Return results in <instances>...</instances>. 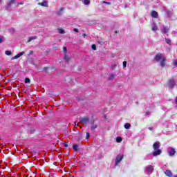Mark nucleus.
I'll list each match as a JSON object with an SVG mask.
<instances>
[{
  "instance_id": "nucleus-1",
  "label": "nucleus",
  "mask_w": 177,
  "mask_h": 177,
  "mask_svg": "<svg viewBox=\"0 0 177 177\" xmlns=\"http://www.w3.org/2000/svg\"><path fill=\"white\" fill-rule=\"evenodd\" d=\"M153 149L154 150L152 153V156L153 157H157V156H160L161 154V153H162V151H161V149H160V142H156L153 145Z\"/></svg>"
},
{
  "instance_id": "nucleus-2",
  "label": "nucleus",
  "mask_w": 177,
  "mask_h": 177,
  "mask_svg": "<svg viewBox=\"0 0 177 177\" xmlns=\"http://www.w3.org/2000/svg\"><path fill=\"white\" fill-rule=\"evenodd\" d=\"M154 59L156 62H160L161 67H165V57L162 54H156Z\"/></svg>"
},
{
  "instance_id": "nucleus-3",
  "label": "nucleus",
  "mask_w": 177,
  "mask_h": 177,
  "mask_svg": "<svg viewBox=\"0 0 177 177\" xmlns=\"http://www.w3.org/2000/svg\"><path fill=\"white\" fill-rule=\"evenodd\" d=\"M123 159H124V154H121V153L118 154L115 160L114 168H116V167H118L120 164H121V161H122Z\"/></svg>"
},
{
  "instance_id": "nucleus-4",
  "label": "nucleus",
  "mask_w": 177,
  "mask_h": 177,
  "mask_svg": "<svg viewBox=\"0 0 177 177\" xmlns=\"http://www.w3.org/2000/svg\"><path fill=\"white\" fill-rule=\"evenodd\" d=\"M145 172H147V175H151L154 171V166L153 165H147L144 168Z\"/></svg>"
},
{
  "instance_id": "nucleus-5",
  "label": "nucleus",
  "mask_w": 177,
  "mask_h": 177,
  "mask_svg": "<svg viewBox=\"0 0 177 177\" xmlns=\"http://www.w3.org/2000/svg\"><path fill=\"white\" fill-rule=\"evenodd\" d=\"M13 3H15L17 6H18V5H23V3L16 2V0H8L7 7L10 8Z\"/></svg>"
},
{
  "instance_id": "nucleus-6",
  "label": "nucleus",
  "mask_w": 177,
  "mask_h": 177,
  "mask_svg": "<svg viewBox=\"0 0 177 177\" xmlns=\"http://www.w3.org/2000/svg\"><path fill=\"white\" fill-rule=\"evenodd\" d=\"M167 153L169 157H174V155L176 154V151L175 150V148L170 147L167 149Z\"/></svg>"
},
{
  "instance_id": "nucleus-7",
  "label": "nucleus",
  "mask_w": 177,
  "mask_h": 177,
  "mask_svg": "<svg viewBox=\"0 0 177 177\" xmlns=\"http://www.w3.org/2000/svg\"><path fill=\"white\" fill-rule=\"evenodd\" d=\"M80 122L82 124H88V122H89V118H88V117L81 118H80Z\"/></svg>"
},
{
  "instance_id": "nucleus-8",
  "label": "nucleus",
  "mask_w": 177,
  "mask_h": 177,
  "mask_svg": "<svg viewBox=\"0 0 177 177\" xmlns=\"http://www.w3.org/2000/svg\"><path fill=\"white\" fill-rule=\"evenodd\" d=\"M161 32H162V34H168V32H169V26H163Z\"/></svg>"
},
{
  "instance_id": "nucleus-9",
  "label": "nucleus",
  "mask_w": 177,
  "mask_h": 177,
  "mask_svg": "<svg viewBox=\"0 0 177 177\" xmlns=\"http://www.w3.org/2000/svg\"><path fill=\"white\" fill-rule=\"evenodd\" d=\"M24 53H25L24 51H22V52L18 53L17 55L12 57L11 58V60H16V59H19V57H20L21 56H23V55H24Z\"/></svg>"
},
{
  "instance_id": "nucleus-10",
  "label": "nucleus",
  "mask_w": 177,
  "mask_h": 177,
  "mask_svg": "<svg viewBox=\"0 0 177 177\" xmlns=\"http://www.w3.org/2000/svg\"><path fill=\"white\" fill-rule=\"evenodd\" d=\"M169 86L170 88H174V86H175V81H174V80H170L169 81Z\"/></svg>"
},
{
  "instance_id": "nucleus-11",
  "label": "nucleus",
  "mask_w": 177,
  "mask_h": 177,
  "mask_svg": "<svg viewBox=\"0 0 177 177\" xmlns=\"http://www.w3.org/2000/svg\"><path fill=\"white\" fill-rule=\"evenodd\" d=\"M165 174L166 176H168V177H172L173 176L172 171H171V170H166L165 171Z\"/></svg>"
},
{
  "instance_id": "nucleus-12",
  "label": "nucleus",
  "mask_w": 177,
  "mask_h": 177,
  "mask_svg": "<svg viewBox=\"0 0 177 177\" xmlns=\"http://www.w3.org/2000/svg\"><path fill=\"white\" fill-rule=\"evenodd\" d=\"M152 31H157L158 30V28L157 27V25L155 22H153L152 24Z\"/></svg>"
},
{
  "instance_id": "nucleus-13",
  "label": "nucleus",
  "mask_w": 177,
  "mask_h": 177,
  "mask_svg": "<svg viewBox=\"0 0 177 177\" xmlns=\"http://www.w3.org/2000/svg\"><path fill=\"white\" fill-rule=\"evenodd\" d=\"M151 17L154 19H157V17H158V12H157L156 11H152Z\"/></svg>"
},
{
  "instance_id": "nucleus-14",
  "label": "nucleus",
  "mask_w": 177,
  "mask_h": 177,
  "mask_svg": "<svg viewBox=\"0 0 177 177\" xmlns=\"http://www.w3.org/2000/svg\"><path fill=\"white\" fill-rule=\"evenodd\" d=\"M38 5H40V6H48V1H44L42 3H39Z\"/></svg>"
},
{
  "instance_id": "nucleus-15",
  "label": "nucleus",
  "mask_w": 177,
  "mask_h": 177,
  "mask_svg": "<svg viewBox=\"0 0 177 177\" xmlns=\"http://www.w3.org/2000/svg\"><path fill=\"white\" fill-rule=\"evenodd\" d=\"M33 39H37V37L36 36H31L28 38V42H31V41H33Z\"/></svg>"
},
{
  "instance_id": "nucleus-16",
  "label": "nucleus",
  "mask_w": 177,
  "mask_h": 177,
  "mask_svg": "<svg viewBox=\"0 0 177 177\" xmlns=\"http://www.w3.org/2000/svg\"><path fill=\"white\" fill-rule=\"evenodd\" d=\"M96 128H97V124L91 125V131H93V132H95V131L96 130Z\"/></svg>"
},
{
  "instance_id": "nucleus-17",
  "label": "nucleus",
  "mask_w": 177,
  "mask_h": 177,
  "mask_svg": "<svg viewBox=\"0 0 177 177\" xmlns=\"http://www.w3.org/2000/svg\"><path fill=\"white\" fill-rule=\"evenodd\" d=\"M114 77H115V75H114V74H111V75H109L108 80H109V81H111V80H114Z\"/></svg>"
},
{
  "instance_id": "nucleus-18",
  "label": "nucleus",
  "mask_w": 177,
  "mask_h": 177,
  "mask_svg": "<svg viewBox=\"0 0 177 177\" xmlns=\"http://www.w3.org/2000/svg\"><path fill=\"white\" fill-rule=\"evenodd\" d=\"M124 128H125V129H129L131 128V124H129V123H126V124H124Z\"/></svg>"
},
{
  "instance_id": "nucleus-19",
  "label": "nucleus",
  "mask_w": 177,
  "mask_h": 177,
  "mask_svg": "<svg viewBox=\"0 0 177 177\" xmlns=\"http://www.w3.org/2000/svg\"><path fill=\"white\" fill-rule=\"evenodd\" d=\"M73 149L75 151H78V145H73Z\"/></svg>"
},
{
  "instance_id": "nucleus-20",
  "label": "nucleus",
  "mask_w": 177,
  "mask_h": 177,
  "mask_svg": "<svg viewBox=\"0 0 177 177\" xmlns=\"http://www.w3.org/2000/svg\"><path fill=\"white\" fill-rule=\"evenodd\" d=\"M117 143H120V142H122V138L121 137H118L116 138Z\"/></svg>"
},
{
  "instance_id": "nucleus-21",
  "label": "nucleus",
  "mask_w": 177,
  "mask_h": 177,
  "mask_svg": "<svg viewBox=\"0 0 177 177\" xmlns=\"http://www.w3.org/2000/svg\"><path fill=\"white\" fill-rule=\"evenodd\" d=\"M58 32H59V34H64V30H63L62 28H59L58 29Z\"/></svg>"
},
{
  "instance_id": "nucleus-22",
  "label": "nucleus",
  "mask_w": 177,
  "mask_h": 177,
  "mask_svg": "<svg viewBox=\"0 0 177 177\" xmlns=\"http://www.w3.org/2000/svg\"><path fill=\"white\" fill-rule=\"evenodd\" d=\"M5 41V37L3 36H0V44H2Z\"/></svg>"
},
{
  "instance_id": "nucleus-23",
  "label": "nucleus",
  "mask_w": 177,
  "mask_h": 177,
  "mask_svg": "<svg viewBox=\"0 0 177 177\" xmlns=\"http://www.w3.org/2000/svg\"><path fill=\"white\" fill-rule=\"evenodd\" d=\"M64 60H66V62H70V57H68L66 54L64 55Z\"/></svg>"
},
{
  "instance_id": "nucleus-24",
  "label": "nucleus",
  "mask_w": 177,
  "mask_h": 177,
  "mask_svg": "<svg viewBox=\"0 0 177 177\" xmlns=\"http://www.w3.org/2000/svg\"><path fill=\"white\" fill-rule=\"evenodd\" d=\"M84 5H89V3H91V1H89V0H84Z\"/></svg>"
},
{
  "instance_id": "nucleus-25",
  "label": "nucleus",
  "mask_w": 177,
  "mask_h": 177,
  "mask_svg": "<svg viewBox=\"0 0 177 177\" xmlns=\"http://www.w3.org/2000/svg\"><path fill=\"white\" fill-rule=\"evenodd\" d=\"M64 11V8H61L58 11V15H62V12Z\"/></svg>"
},
{
  "instance_id": "nucleus-26",
  "label": "nucleus",
  "mask_w": 177,
  "mask_h": 177,
  "mask_svg": "<svg viewBox=\"0 0 177 177\" xmlns=\"http://www.w3.org/2000/svg\"><path fill=\"white\" fill-rule=\"evenodd\" d=\"M89 138H91V133H89L88 132H87L86 133V139H89Z\"/></svg>"
},
{
  "instance_id": "nucleus-27",
  "label": "nucleus",
  "mask_w": 177,
  "mask_h": 177,
  "mask_svg": "<svg viewBox=\"0 0 177 177\" xmlns=\"http://www.w3.org/2000/svg\"><path fill=\"white\" fill-rule=\"evenodd\" d=\"M165 42L168 44V45H171V40L169 39H165Z\"/></svg>"
},
{
  "instance_id": "nucleus-28",
  "label": "nucleus",
  "mask_w": 177,
  "mask_h": 177,
  "mask_svg": "<svg viewBox=\"0 0 177 177\" xmlns=\"http://www.w3.org/2000/svg\"><path fill=\"white\" fill-rule=\"evenodd\" d=\"M28 83H30V78L26 77V78L25 79V84H28Z\"/></svg>"
},
{
  "instance_id": "nucleus-29",
  "label": "nucleus",
  "mask_w": 177,
  "mask_h": 177,
  "mask_svg": "<svg viewBox=\"0 0 177 177\" xmlns=\"http://www.w3.org/2000/svg\"><path fill=\"white\" fill-rule=\"evenodd\" d=\"M6 55H7V56H10L12 55V53H10V51L7 50L6 51Z\"/></svg>"
},
{
  "instance_id": "nucleus-30",
  "label": "nucleus",
  "mask_w": 177,
  "mask_h": 177,
  "mask_svg": "<svg viewBox=\"0 0 177 177\" xmlns=\"http://www.w3.org/2000/svg\"><path fill=\"white\" fill-rule=\"evenodd\" d=\"M91 48H92V49H93V50H96V45L93 44V45L91 46Z\"/></svg>"
},
{
  "instance_id": "nucleus-31",
  "label": "nucleus",
  "mask_w": 177,
  "mask_h": 177,
  "mask_svg": "<svg viewBox=\"0 0 177 177\" xmlns=\"http://www.w3.org/2000/svg\"><path fill=\"white\" fill-rule=\"evenodd\" d=\"M63 50H64V53L66 55L67 53V47H64L63 48Z\"/></svg>"
},
{
  "instance_id": "nucleus-32",
  "label": "nucleus",
  "mask_w": 177,
  "mask_h": 177,
  "mask_svg": "<svg viewBox=\"0 0 177 177\" xmlns=\"http://www.w3.org/2000/svg\"><path fill=\"white\" fill-rule=\"evenodd\" d=\"M123 67H124V68H125V67H127V62L126 61L123 62Z\"/></svg>"
},
{
  "instance_id": "nucleus-33",
  "label": "nucleus",
  "mask_w": 177,
  "mask_h": 177,
  "mask_svg": "<svg viewBox=\"0 0 177 177\" xmlns=\"http://www.w3.org/2000/svg\"><path fill=\"white\" fill-rule=\"evenodd\" d=\"M102 3H105V5H110V2L102 1Z\"/></svg>"
},
{
  "instance_id": "nucleus-34",
  "label": "nucleus",
  "mask_w": 177,
  "mask_h": 177,
  "mask_svg": "<svg viewBox=\"0 0 177 177\" xmlns=\"http://www.w3.org/2000/svg\"><path fill=\"white\" fill-rule=\"evenodd\" d=\"M167 17H171V12L167 11Z\"/></svg>"
},
{
  "instance_id": "nucleus-35",
  "label": "nucleus",
  "mask_w": 177,
  "mask_h": 177,
  "mask_svg": "<svg viewBox=\"0 0 177 177\" xmlns=\"http://www.w3.org/2000/svg\"><path fill=\"white\" fill-rule=\"evenodd\" d=\"M73 31H75V32H79L78 29H77V28H74Z\"/></svg>"
},
{
  "instance_id": "nucleus-36",
  "label": "nucleus",
  "mask_w": 177,
  "mask_h": 177,
  "mask_svg": "<svg viewBox=\"0 0 177 177\" xmlns=\"http://www.w3.org/2000/svg\"><path fill=\"white\" fill-rule=\"evenodd\" d=\"M64 147H68V144H64Z\"/></svg>"
},
{
  "instance_id": "nucleus-37",
  "label": "nucleus",
  "mask_w": 177,
  "mask_h": 177,
  "mask_svg": "<svg viewBox=\"0 0 177 177\" xmlns=\"http://www.w3.org/2000/svg\"><path fill=\"white\" fill-rule=\"evenodd\" d=\"M148 129H149V131H153V127H149Z\"/></svg>"
},
{
  "instance_id": "nucleus-38",
  "label": "nucleus",
  "mask_w": 177,
  "mask_h": 177,
  "mask_svg": "<svg viewBox=\"0 0 177 177\" xmlns=\"http://www.w3.org/2000/svg\"><path fill=\"white\" fill-rule=\"evenodd\" d=\"M82 35H83V37H86V34H85V33H84Z\"/></svg>"
},
{
  "instance_id": "nucleus-39",
  "label": "nucleus",
  "mask_w": 177,
  "mask_h": 177,
  "mask_svg": "<svg viewBox=\"0 0 177 177\" xmlns=\"http://www.w3.org/2000/svg\"><path fill=\"white\" fill-rule=\"evenodd\" d=\"M11 31H15V29H13V28H12V29H11Z\"/></svg>"
},
{
  "instance_id": "nucleus-40",
  "label": "nucleus",
  "mask_w": 177,
  "mask_h": 177,
  "mask_svg": "<svg viewBox=\"0 0 177 177\" xmlns=\"http://www.w3.org/2000/svg\"><path fill=\"white\" fill-rule=\"evenodd\" d=\"M173 177H177V176H176V175H175V176H174Z\"/></svg>"
},
{
  "instance_id": "nucleus-41",
  "label": "nucleus",
  "mask_w": 177,
  "mask_h": 177,
  "mask_svg": "<svg viewBox=\"0 0 177 177\" xmlns=\"http://www.w3.org/2000/svg\"><path fill=\"white\" fill-rule=\"evenodd\" d=\"M1 0H0V3H1Z\"/></svg>"
}]
</instances>
